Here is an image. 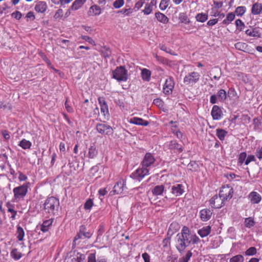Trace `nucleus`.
<instances>
[{"label":"nucleus","instance_id":"obj_18","mask_svg":"<svg viewBox=\"0 0 262 262\" xmlns=\"http://www.w3.org/2000/svg\"><path fill=\"white\" fill-rule=\"evenodd\" d=\"M212 214L213 211L208 208L202 209L199 212L200 219L203 222H206L209 220L211 219Z\"/></svg>","mask_w":262,"mask_h":262},{"label":"nucleus","instance_id":"obj_3","mask_svg":"<svg viewBox=\"0 0 262 262\" xmlns=\"http://www.w3.org/2000/svg\"><path fill=\"white\" fill-rule=\"evenodd\" d=\"M30 185V182H26L23 185L13 188V192L14 193V202H19L24 200V198L28 192Z\"/></svg>","mask_w":262,"mask_h":262},{"label":"nucleus","instance_id":"obj_5","mask_svg":"<svg viewBox=\"0 0 262 262\" xmlns=\"http://www.w3.org/2000/svg\"><path fill=\"white\" fill-rule=\"evenodd\" d=\"M201 75L196 72H191L187 74L183 79L184 83L188 86H193L200 80Z\"/></svg>","mask_w":262,"mask_h":262},{"label":"nucleus","instance_id":"obj_2","mask_svg":"<svg viewBox=\"0 0 262 262\" xmlns=\"http://www.w3.org/2000/svg\"><path fill=\"white\" fill-rule=\"evenodd\" d=\"M59 207V201L54 196L48 198L43 204L45 214L49 216L57 214Z\"/></svg>","mask_w":262,"mask_h":262},{"label":"nucleus","instance_id":"obj_23","mask_svg":"<svg viewBox=\"0 0 262 262\" xmlns=\"http://www.w3.org/2000/svg\"><path fill=\"white\" fill-rule=\"evenodd\" d=\"M211 227L210 226L203 227L197 231L198 234L202 238L206 237L211 232Z\"/></svg>","mask_w":262,"mask_h":262},{"label":"nucleus","instance_id":"obj_36","mask_svg":"<svg viewBox=\"0 0 262 262\" xmlns=\"http://www.w3.org/2000/svg\"><path fill=\"white\" fill-rule=\"evenodd\" d=\"M170 124H172L171 132L177 136L178 138H182L183 134L179 130L173 129V127L177 128V125L176 124V122H174L173 121H171L170 122Z\"/></svg>","mask_w":262,"mask_h":262},{"label":"nucleus","instance_id":"obj_13","mask_svg":"<svg viewBox=\"0 0 262 262\" xmlns=\"http://www.w3.org/2000/svg\"><path fill=\"white\" fill-rule=\"evenodd\" d=\"M174 85V82L173 78L171 77H168L166 79L165 83L163 85V93L167 95H170L172 93Z\"/></svg>","mask_w":262,"mask_h":262},{"label":"nucleus","instance_id":"obj_4","mask_svg":"<svg viewBox=\"0 0 262 262\" xmlns=\"http://www.w3.org/2000/svg\"><path fill=\"white\" fill-rule=\"evenodd\" d=\"M112 77L118 82L126 81L128 79L127 71L123 66L118 67L113 71Z\"/></svg>","mask_w":262,"mask_h":262},{"label":"nucleus","instance_id":"obj_44","mask_svg":"<svg viewBox=\"0 0 262 262\" xmlns=\"http://www.w3.org/2000/svg\"><path fill=\"white\" fill-rule=\"evenodd\" d=\"M235 25L236 27V31L238 32L242 31L245 27L244 23L240 19H237L235 20Z\"/></svg>","mask_w":262,"mask_h":262},{"label":"nucleus","instance_id":"obj_41","mask_svg":"<svg viewBox=\"0 0 262 262\" xmlns=\"http://www.w3.org/2000/svg\"><path fill=\"white\" fill-rule=\"evenodd\" d=\"M208 14L204 13H199L195 16L196 21L201 23L206 21L208 19Z\"/></svg>","mask_w":262,"mask_h":262},{"label":"nucleus","instance_id":"obj_43","mask_svg":"<svg viewBox=\"0 0 262 262\" xmlns=\"http://www.w3.org/2000/svg\"><path fill=\"white\" fill-rule=\"evenodd\" d=\"M246 8L245 6H238L235 10V15L237 16H242L246 12Z\"/></svg>","mask_w":262,"mask_h":262},{"label":"nucleus","instance_id":"obj_15","mask_svg":"<svg viewBox=\"0 0 262 262\" xmlns=\"http://www.w3.org/2000/svg\"><path fill=\"white\" fill-rule=\"evenodd\" d=\"M167 146L172 152L179 154L183 151V147L177 141L172 140L167 143Z\"/></svg>","mask_w":262,"mask_h":262},{"label":"nucleus","instance_id":"obj_38","mask_svg":"<svg viewBox=\"0 0 262 262\" xmlns=\"http://www.w3.org/2000/svg\"><path fill=\"white\" fill-rule=\"evenodd\" d=\"M261 121L258 118H255L253 120V124L254 125V130L258 132H261L260 126L261 125Z\"/></svg>","mask_w":262,"mask_h":262},{"label":"nucleus","instance_id":"obj_26","mask_svg":"<svg viewBox=\"0 0 262 262\" xmlns=\"http://www.w3.org/2000/svg\"><path fill=\"white\" fill-rule=\"evenodd\" d=\"M155 17L158 21L166 24L169 21L168 18L163 13L160 12H157L155 13Z\"/></svg>","mask_w":262,"mask_h":262},{"label":"nucleus","instance_id":"obj_32","mask_svg":"<svg viewBox=\"0 0 262 262\" xmlns=\"http://www.w3.org/2000/svg\"><path fill=\"white\" fill-rule=\"evenodd\" d=\"M18 145L24 149H29L32 146V143L30 141L23 139L19 142Z\"/></svg>","mask_w":262,"mask_h":262},{"label":"nucleus","instance_id":"obj_48","mask_svg":"<svg viewBox=\"0 0 262 262\" xmlns=\"http://www.w3.org/2000/svg\"><path fill=\"white\" fill-rule=\"evenodd\" d=\"M153 10V5L152 4H146L145 6L144 9L142 12L145 15H149L150 14Z\"/></svg>","mask_w":262,"mask_h":262},{"label":"nucleus","instance_id":"obj_37","mask_svg":"<svg viewBox=\"0 0 262 262\" xmlns=\"http://www.w3.org/2000/svg\"><path fill=\"white\" fill-rule=\"evenodd\" d=\"M217 96L219 101L224 102L227 98V94L224 90L221 89L218 91Z\"/></svg>","mask_w":262,"mask_h":262},{"label":"nucleus","instance_id":"obj_35","mask_svg":"<svg viewBox=\"0 0 262 262\" xmlns=\"http://www.w3.org/2000/svg\"><path fill=\"white\" fill-rule=\"evenodd\" d=\"M235 18V14L232 12L228 13L225 19L222 22L224 25H228L230 24Z\"/></svg>","mask_w":262,"mask_h":262},{"label":"nucleus","instance_id":"obj_61","mask_svg":"<svg viewBox=\"0 0 262 262\" xmlns=\"http://www.w3.org/2000/svg\"><path fill=\"white\" fill-rule=\"evenodd\" d=\"M107 191L105 188H100L98 190L99 198L101 199H103V197L107 193Z\"/></svg>","mask_w":262,"mask_h":262},{"label":"nucleus","instance_id":"obj_52","mask_svg":"<svg viewBox=\"0 0 262 262\" xmlns=\"http://www.w3.org/2000/svg\"><path fill=\"white\" fill-rule=\"evenodd\" d=\"M180 228L179 225L176 222H172L169 227L168 231H172V233L177 232Z\"/></svg>","mask_w":262,"mask_h":262},{"label":"nucleus","instance_id":"obj_46","mask_svg":"<svg viewBox=\"0 0 262 262\" xmlns=\"http://www.w3.org/2000/svg\"><path fill=\"white\" fill-rule=\"evenodd\" d=\"M227 96L231 99L236 100L238 98L237 93L234 89L230 88L228 92Z\"/></svg>","mask_w":262,"mask_h":262},{"label":"nucleus","instance_id":"obj_57","mask_svg":"<svg viewBox=\"0 0 262 262\" xmlns=\"http://www.w3.org/2000/svg\"><path fill=\"white\" fill-rule=\"evenodd\" d=\"M63 15V11L62 9H58L54 15V18L55 19H59L61 18Z\"/></svg>","mask_w":262,"mask_h":262},{"label":"nucleus","instance_id":"obj_49","mask_svg":"<svg viewBox=\"0 0 262 262\" xmlns=\"http://www.w3.org/2000/svg\"><path fill=\"white\" fill-rule=\"evenodd\" d=\"M248 45L244 42H238L235 44V47L236 49L245 51L247 48Z\"/></svg>","mask_w":262,"mask_h":262},{"label":"nucleus","instance_id":"obj_16","mask_svg":"<svg viewBox=\"0 0 262 262\" xmlns=\"http://www.w3.org/2000/svg\"><path fill=\"white\" fill-rule=\"evenodd\" d=\"M211 115L214 120H220L223 116V113L221 107L216 105L213 106Z\"/></svg>","mask_w":262,"mask_h":262},{"label":"nucleus","instance_id":"obj_54","mask_svg":"<svg viewBox=\"0 0 262 262\" xmlns=\"http://www.w3.org/2000/svg\"><path fill=\"white\" fill-rule=\"evenodd\" d=\"M159 48H160V50H161L162 51H163L167 53H169L172 55H177V54H176L170 49L167 48L164 45H160Z\"/></svg>","mask_w":262,"mask_h":262},{"label":"nucleus","instance_id":"obj_47","mask_svg":"<svg viewBox=\"0 0 262 262\" xmlns=\"http://www.w3.org/2000/svg\"><path fill=\"white\" fill-rule=\"evenodd\" d=\"M192 252L190 251H188L185 255L179 258L178 262H188L192 256Z\"/></svg>","mask_w":262,"mask_h":262},{"label":"nucleus","instance_id":"obj_40","mask_svg":"<svg viewBox=\"0 0 262 262\" xmlns=\"http://www.w3.org/2000/svg\"><path fill=\"white\" fill-rule=\"evenodd\" d=\"M82 235L84 237L90 238L92 235V233L90 231H86L85 227L84 226H81L79 229Z\"/></svg>","mask_w":262,"mask_h":262},{"label":"nucleus","instance_id":"obj_45","mask_svg":"<svg viewBox=\"0 0 262 262\" xmlns=\"http://www.w3.org/2000/svg\"><path fill=\"white\" fill-rule=\"evenodd\" d=\"M255 221L251 217H247L245 219L244 225L245 227L248 228H250L253 227L255 225Z\"/></svg>","mask_w":262,"mask_h":262},{"label":"nucleus","instance_id":"obj_27","mask_svg":"<svg viewBox=\"0 0 262 262\" xmlns=\"http://www.w3.org/2000/svg\"><path fill=\"white\" fill-rule=\"evenodd\" d=\"M245 33L247 36L250 37H260V36L259 30L256 28L247 29L245 31Z\"/></svg>","mask_w":262,"mask_h":262},{"label":"nucleus","instance_id":"obj_7","mask_svg":"<svg viewBox=\"0 0 262 262\" xmlns=\"http://www.w3.org/2000/svg\"><path fill=\"white\" fill-rule=\"evenodd\" d=\"M149 174V169L143 167L139 168L130 176L133 179L140 182L146 176Z\"/></svg>","mask_w":262,"mask_h":262},{"label":"nucleus","instance_id":"obj_53","mask_svg":"<svg viewBox=\"0 0 262 262\" xmlns=\"http://www.w3.org/2000/svg\"><path fill=\"white\" fill-rule=\"evenodd\" d=\"M170 0H161L159 5L160 9L164 11L168 7Z\"/></svg>","mask_w":262,"mask_h":262},{"label":"nucleus","instance_id":"obj_39","mask_svg":"<svg viewBox=\"0 0 262 262\" xmlns=\"http://www.w3.org/2000/svg\"><path fill=\"white\" fill-rule=\"evenodd\" d=\"M10 256L15 260H18L21 257L22 254L17 249H13L10 252Z\"/></svg>","mask_w":262,"mask_h":262},{"label":"nucleus","instance_id":"obj_63","mask_svg":"<svg viewBox=\"0 0 262 262\" xmlns=\"http://www.w3.org/2000/svg\"><path fill=\"white\" fill-rule=\"evenodd\" d=\"M246 153L245 152H242L239 154V157H238V162L241 164H242L245 161L246 158Z\"/></svg>","mask_w":262,"mask_h":262},{"label":"nucleus","instance_id":"obj_30","mask_svg":"<svg viewBox=\"0 0 262 262\" xmlns=\"http://www.w3.org/2000/svg\"><path fill=\"white\" fill-rule=\"evenodd\" d=\"M17 230L16 233V237L18 241L21 242L24 240L25 236V231L22 227L17 226Z\"/></svg>","mask_w":262,"mask_h":262},{"label":"nucleus","instance_id":"obj_51","mask_svg":"<svg viewBox=\"0 0 262 262\" xmlns=\"http://www.w3.org/2000/svg\"><path fill=\"white\" fill-rule=\"evenodd\" d=\"M82 237L83 236L82 235V233L79 231L74 238L72 247H75L76 246V245H78L80 243V241H79V240L80 239L82 238Z\"/></svg>","mask_w":262,"mask_h":262},{"label":"nucleus","instance_id":"obj_17","mask_svg":"<svg viewBox=\"0 0 262 262\" xmlns=\"http://www.w3.org/2000/svg\"><path fill=\"white\" fill-rule=\"evenodd\" d=\"M155 162L154 156L150 153H146L142 162L143 167L147 168L152 166Z\"/></svg>","mask_w":262,"mask_h":262},{"label":"nucleus","instance_id":"obj_60","mask_svg":"<svg viewBox=\"0 0 262 262\" xmlns=\"http://www.w3.org/2000/svg\"><path fill=\"white\" fill-rule=\"evenodd\" d=\"M94 204L93 202L91 199H89L86 201L84 205V208L85 210H90L93 207Z\"/></svg>","mask_w":262,"mask_h":262},{"label":"nucleus","instance_id":"obj_28","mask_svg":"<svg viewBox=\"0 0 262 262\" xmlns=\"http://www.w3.org/2000/svg\"><path fill=\"white\" fill-rule=\"evenodd\" d=\"M151 72L150 70L143 68L141 70V77L145 81H149L150 80Z\"/></svg>","mask_w":262,"mask_h":262},{"label":"nucleus","instance_id":"obj_34","mask_svg":"<svg viewBox=\"0 0 262 262\" xmlns=\"http://www.w3.org/2000/svg\"><path fill=\"white\" fill-rule=\"evenodd\" d=\"M164 190V186L163 185L156 186L152 190L155 195H162Z\"/></svg>","mask_w":262,"mask_h":262},{"label":"nucleus","instance_id":"obj_42","mask_svg":"<svg viewBox=\"0 0 262 262\" xmlns=\"http://www.w3.org/2000/svg\"><path fill=\"white\" fill-rule=\"evenodd\" d=\"M179 19L182 23L188 24L190 23V20L186 13L181 12L179 14Z\"/></svg>","mask_w":262,"mask_h":262},{"label":"nucleus","instance_id":"obj_9","mask_svg":"<svg viewBox=\"0 0 262 262\" xmlns=\"http://www.w3.org/2000/svg\"><path fill=\"white\" fill-rule=\"evenodd\" d=\"M126 189V180L121 179L116 183L113 189L110 192V194L113 195L116 194H121Z\"/></svg>","mask_w":262,"mask_h":262},{"label":"nucleus","instance_id":"obj_58","mask_svg":"<svg viewBox=\"0 0 262 262\" xmlns=\"http://www.w3.org/2000/svg\"><path fill=\"white\" fill-rule=\"evenodd\" d=\"M80 38L81 39H82L85 40L86 41L88 42L89 43H90L93 46L96 45L94 40L92 39V38H91L90 36H86V35H81Z\"/></svg>","mask_w":262,"mask_h":262},{"label":"nucleus","instance_id":"obj_11","mask_svg":"<svg viewBox=\"0 0 262 262\" xmlns=\"http://www.w3.org/2000/svg\"><path fill=\"white\" fill-rule=\"evenodd\" d=\"M98 102L100 106L101 113L103 116V119L108 120L110 118V113L108 111V105L103 97L98 98Z\"/></svg>","mask_w":262,"mask_h":262},{"label":"nucleus","instance_id":"obj_33","mask_svg":"<svg viewBox=\"0 0 262 262\" xmlns=\"http://www.w3.org/2000/svg\"><path fill=\"white\" fill-rule=\"evenodd\" d=\"M98 151L96 149V146L93 144V145L90 146L89 148L88 152V157L89 158L93 159L97 155Z\"/></svg>","mask_w":262,"mask_h":262},{"label":"nucleus","instance_id":"obj_64","mask_svg":"<svg viewBox=\"0 0 262 262\" xmlns=\"http://www.w3.org/2000/svg\"><path fill=\"white\" fill-rule=\"evenodd\" d=\"M255 156L259 160L262 159V146L258 148L255 152Z\"/></svg>","mask_w":262,"mask_h":262},{"label":"nucleus","instance_id":"obj_50","mask_svg":"<svg viewBox=\"0 0 262 262\" xmlns=\"http://www.w3.org/2000/svg\"><path fill=\"white\" fill-rule=\"evenodd\" d=\"M8 212L11 213L10 219L12 220L16 219V215L17 214V211L14 209V206L10 205L8 207Z\"/></svg>","mask_w":262,"mask_h":262},{"label":"nucleus","instance_id":"obj_19","mask_svg":"<svg viewBox=\"0 0 262 262\" xmlns=\"http://www.w3.org/2000/svg\"><path fill=\"white\" fill-rule=\"evenodd\" d=\"M36 4L34 7L36 12L40 13H44L48 9V5L46 2L38 1L36 2Z\"/></svg>","mask_w":262,"mask_h":262},{"label":"nucleus","instance_id":"obj_10","mask_svg":"<svg viewBox=\"0 0 262 262\" xmlns=\"http://www.w3.org/2000/svg\"><path fill=\"white\" fill-rule=\"evenodd\" d=\"M96 129L97 131L102 135H111L113 133L112 127L106 124L98 123L96 124Z\"/></svg>","mask_w":262,"mask_h":262},{"label":"nucleus","instance_id":"obj_31","mask_svg":"<svg viewBox=\"0 0 262 262\" xmlns=\"http://www.w3.org/2000/svg\"><path fill=\"white\" fill-rule=\"evenodd\" d=\"M85 1L83 0H75L72 4L71 9L72 10H77L80 9L84 4Z\"/></svg>","mask_w":262,"mask_h":262},{"label":"nucleus","instance_id":"obj_1","mask_svg":"<svg viewBox=\"0 0 262 262\" xmlns=\"http://www.w3.org/2000/svg\"><path fill=\"white\" fill-rule=\"evenodd\" d=\"M176 247L178 251L182 253L186 247L190 244H195L200 242V239L195 234L190 233L189 228L184 226L181 231L177 235Z\"/></svg>","mask_w":262,"mask_h":262},{"label":"nucleus","instance_id":"obj_29","mask_svg":"<svg viewBox=\"0 0 262 262\" xmlns=\"http://www.w3.org/2000/svg\"><path fill=\"white\" fill-rule=\"evenodd\" d=\"M227 135L228 132L224 129L219 128L216 129V135L221 141H223L225 140Z\"/></svg>","mask_w":262,"mask_h":262},{"label":"nucleus","instance_id":"obj_21","mask_svg":"<svg viewBox=\"0 0 262 262\" xmlns=\"http://www.w3.org/2000/svg\"><path fill=\"white\" fill-rule=\"evenodd\" d=\"M248 198L252 204H258L261 200V195L255 191L251 192L248 195Z\"/></svg>","mask_w":262,"mask_h":262},{"label":"nucleus","instance_id":"obj_6","mask_svg":"<svg viewBox=\"0 0 262 262\" xmlns=\"http://www.w3.org/2000/svg\"><path fill=\"white\" fill-rule=\"evenodd\" d=\"M84 254L77 251L69 252L65 259V262H84Z\"/></svg>","mask_w":262,"mask_h":262},{"label":"nucleus","instance_id":"obj_8","mask_svg":"<svg viewBox=\"0 0 262 262\" xmlns=\"http://www.w3.org/2000/svg\"><path fill=\"white\" fill-rule=\"evenodd\" d=\"M233 193V188L229 185L223 186L219 192V195L225 202L230 200Z\"/></svg>","mask_w":262,"mask_h":262},{"label":"nucleus","instance_id":"obj_12","mask_svg":"<svg viewBox=\"0 0 262 262\" xmlns=\"http://www.w3.org/2000/svg\"><path fill=\"white\" fill-rule=\"evenodd\" d=\"M225 202L219 195H215L209 200V205L213 208L220 209L224 206Z\"/></svg>","mask_w":262,"mask_h":262},{"label":"nucleus","instance_id":"obj_14","mask_svg":"<svg viewBox=\"0 0 262 262\" xmlns=\"http://www.w3.org/2000/svg\"><path fill=\"white\" fill-rule=\"evenodd\" d=\"M185 192V186L182 184H174L171 186V192L176 196L182 195Z\"/></svg>","mask_w":262,"mask_h":262},{"label":"nucleus","instance_id":"obj_55","mask_svg":"<svg viewBox=\"0 0 262 262\" xmlns=\"http://www.w3.org/2000/svg\"><path fill=\"white\" fill-rule=\"evenodd\" d=\"M244 257L241 255H237L230 259V262H244Z\"/></svg>","mask_w":262,"mask_h":262},{"label":"nucleus","instance_id":"obj_20","mask_svg":"<svg viewBox=\"0 0 262 262\" xmlns=\"http://www.w3.org/2000/svg\"><path fill=\"white\" fill-rule=\"evenodd\" d=\"M101 8L97 5H93L90 7L88 12V15L89 16H94L99 15L101 13Z\"/></svg>","mask_w":262,"mask_h":262},{"label":"nucleus","instance_id":"obj_62","mask_svg":"<svg viewBox=\"0 0 262 262\" xmlns=\"http://www.w3.org/2000/svg\"><path fill=\"white\" fill-rule=\"evenodd\" d=\"M145 3V0H140L138 1L135 5L134 9L136 10H139L143 5Z\"/></svg>","mask_w":262,"mask_h":262},{"label":"nucleus","instance_id":"obj_59","mask_svg":"<svg viewBox=\"0 0 262 262\" xmlns=\"http://www.w3.org/2000/svg\"><path fill=\"white\" fill-rule=\"evenodd\" d=\"M124 4V0H116L113 3V6L116 9H119Z\"/></svg>","mask_w":262,"mask_h":262},{"label":"nucleus","instance_id":"obj_56","mask_svg":"<svg viewBox=\"0 0 262 262\" xmlns=\"http://www.w3.org/2000/svg\"><path fill=\"white\" fill-rule=\"evenodd\" d=\"M256 252V249L254 247H251L246 251L245 255L247 256H252L255 255Z\"/></svg>","mask_w":262,"mask_h":262},{"label":"nucleus","instance_id":"obj_24","mask_svg":"<svg viewBox=\"0 0 262 262\" xmlns=\"http://www.w3.org/2000/svg\"><path fill=\"white\" fill-rule=\"evenodd\" d=\"M54 219L51 218L43 222L41 225L40 230L43 232H46L49 231L51 226L52 225Z\"/></svg>","mask_w":262,"mask_h":262},{"label":"nucleus","instance_id":"obj_22","mask_svg":"<svg viewBox=\"0 0 262 262\" xmlns=\"http://www.w3.org/2000/svg\"><path fill=\"white\" fill-rule=\"evenodd\" d=\"M128 122L131 124L144 126H146L149 124V122L147 121L144 120L143 119L138 117H133L130 119Z\"/></svg>","mask_w":262,"mask_h":262},{"label":"nucleus","instance_id":"obj_25","mask_svg":"<svg viewBox=\"0 0 262 262\" xmlns=\"http://www.w3.org/2000/svg\"><path fill=\"white\" fill-rule=\"evenodd\" d=\"M262 12V5L260 3H254L251 8V13L253 15H259Z\"/></svg>","mask_w":262,"mask_h":262}]
</instances>
